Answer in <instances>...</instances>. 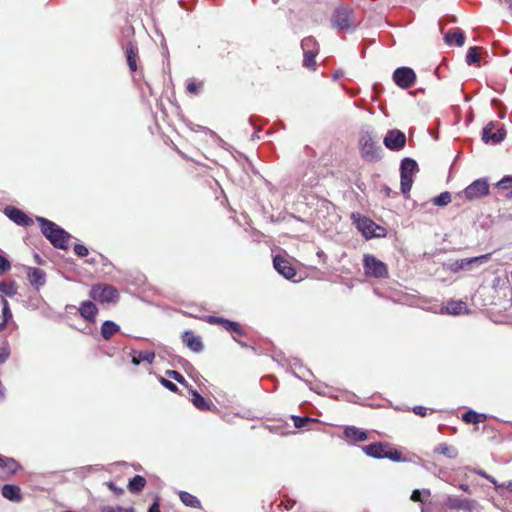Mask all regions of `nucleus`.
Segmentation results:
<instances>
[{
	"instance_id": "nucleus-1",
	"label": "nucleus",
	"mask_w": 512,
	"mask_h": 512,
	"mask_svg": "<svg viewBox=\"0 0 512 512\" xmlns=\"http://www.w3.org/2000/svg\"><path fill=\"white\" fill-rule=\"evenodd\" d=\"M358 144L361 158L365 162L376 163L383 158V149L379 144V138L374 134L371 126L361 128Z\"/></svg>"
},
{
	"instance_id": "nucleus-2",
	"label": "nucleus",
	"mask_w": 512,
	"mask_h": 512,
	"mask_svg": "<svg viewBox=\"0 0 512 512\" xmlns=\"http://www.w3.org/2000/svg\"><path fill=\"white\" fill-rule=\"evenodd\" d=\"M356 447L361 453L374 459H389L393 462L403 461L402 453L387 442L379 441L368 445H357Z\"/></svg>"
},
{
	"instance_id": "nucleus-3",
	"label": "nucleus",
	"mask_w": 512,
	"mask_h": 512,
	"mask_svg": "<svg viewBox=\"0 0 512 512\" xmlns=\"http://www.w3.org/2000/svg\"><path fill=\"white\" fill-rule=\"evenodd\" d=\"M354 224L366 240L384 238L387 235L385 227L376 224L372 219L354 213Z\"/></svg>"
},
{
	"instance_id": "nucleus-4",
	"label": "nucleus",
	"mask_w": 512,
	"mask_h": 512,
	"mask_svg": "<svg viewBox=\"0 0 512 512\" xmlns=\"http://www.w3.org/2000/svg\"><path fill=\"white\" fill-rule=\"evenodd\" d=\"M419 170L416 160L405 157L400 163V190L403 194L410 192L413 184V176Z\"/></svg>"
},
{
	"instance_id": "nucleus-5",
	"label": "nucleus",
	"mask_w": 512,
	"mask_h": 512,
	"mask_svg": "<svg viewBox=\"0 0 512 512\" xmlns=\"http://www.w3.org/2000/svg\"><path fill=\"white\" fill-rule=\"evenodd\" d=\"M89 296L102 304L116 303L119 300L118 290L109 284H96L91 287Z\"/></svg>"
},
{
	"instance_id": "nucleus-6",
	"label": "nucleus",
	"mask_w": 512,
	"mask_h": 512,
	"mask_svg": "<svg viewBox=\"0 0 512 512\" xmlns=\"http://www.w3.org/2000/svg\"><path fill=\"white\" fill-rule=\"evenodd\" d=\"M363 268L365 274L370 277L381 279L388 276L387 265L371 254L364 255Z\"/></svg>"
},
{
	"instance_id": "nucleus-7",
	"label": "nucleus",
	"mask_w": 512,
	"mask_h": 512,
	"mask_svg": "<svg viewBox=\"0 0 512 512\" xmlns=\"http://www.w3.org/2000/svg\"><path fill=\"white\" fill-rule=\"evenodd\" d=\"M504 125L490 121L483 129L481 139L486 144L497 145L506 137Z\"/></svg>"
},
{
	"instance_id": "nucleus-8",
	"label": "nucleus",
	"mask_w": 512,
	"mask_h": 512,
	"mask_svg": "<svg viewBox=\"0 0 512 512\" xmlns=\"http://www.w3.org/2000/svg\"><path fill=\"white\" fill-rule=\"evenodd\" d=\"M490 186L487 178H479L469 184L463 191L465 199L473 201L481 199L489 194Z\"/></svg>"
},
{
	"instance_id": "nucleus-9",
	"label": "nucleus",
	"mask_w": 512,
	"mask_h": 512,
	"mask_svg": "<svg viewBox=\"0 0 512 512\" xmlns=\"http://www.w3.org/2000/svg\"><path fill=\"white\" fill-rule=\"evenodd\" d=\"M392 79L398 87L408 89L415 84L416 73L412 68L402 66L394 70Z\"/></svg>"
},
{
	"instance_id": "nucleus-10",
	"label": "nucleus",
	"mask_w": 512,
	"mask_h": 512,
	"mask_svg": "<svg viewBox=\"0 0 512 512\" xmlns=\"http://www.w3.org/2000/svg\"><path fill=\"white\" fill-rule=\"evenodd\" d=\"M383 144L391 151H400L406 145V135L399 129H390L383 138Z\"/></svg>"
},
{
	"instance_id": "nucleus-11",
	"label": "nucleus",
	"mask_w": 512,
	"mask_h": 512,
	"mask_svg": "<svg viewBox=\"0 0 512 512\" xmlns=\"http://www.w3.org/2000/svg\"><path fill=\"white\" fill-rule=\"evenodd\" d=\"M490 257L491 254L487 253L476 257L455 260L449 264V269L454 273L462 270H470L472 268L473 262L486 263L490 259Z\"/></svg>"
},
{
	"instance_id": "nucleus-12",
	"label": "nucleus",
	"mask_w": 512,
	"mask_h": 512,
	"mask_svg": "<svg viewBox=\"0 0 512 512\" xmlns=\"http://www.w3.org/2000/svg\"><path fill=\"white\" fill-rule=\"evenodd\" d=\"M4 214L15 224L22 227H29L33 225V220L28 217L22 210L14 206H6Z\"/></svg>"
},
{
	"instance_id": "nucleus-13",
	"label": "nucleus",
	"mask_w": 512,
	"mask_h": 512,
	"mask_svg": "<svg viewBox=\"0 0 512 512\" xmlns=\"http://www.w3.org/2000/svg\"><path fill=\"white\" fill-rule=\"evenodd\" d=\"M273 266L286 279H292L296 275V270L292 264L280 255L273 258Z\"/></svg>"
},
{
	"instance_id": "nucleus-14",
	"label": "nucleus",
	"mask_w": 512,
	"mask_h": 512,
	"mask_svg": "<svg viewBox=\"0 0 512 512\" xmlns=\"http://www.w3.org/2000/svg\"><path fill=\"white\" fill-rule=\"evenodd\" d=\"M207 322L209 324H217V325H221L224 329H226L227 331H231V332H234L236 333L237 335H243L244 334V331L243 329L241 328L240 324L237 323V322H234V321H231V320H228V319H225L223 317H218V316H208L207 317Z\"/></svg>"
},
{
	"instance_id": "nucleus-15",
	"label": "nucleus",
	"mask_w": 512,
	"mask_h": 512,
	"mask_svg": "<svg viewBox=\"0 0 512 512\" xmlns=\"http://www.w3.org/2000/svg\"><path fill=\"white\" fill-rule=\"evenodd\" d=\"M27 278L37 291L46 283V273L37 267H27Z\"/></svg>"
},
{
	"instance_id": "nucleus-16",
	"label": "nucleus",
	"mask_w": 512,
	"mask_h": 512,
	"mask_svg": "<svg viewBox=\"0 0 512 512\" xmlns=\"http://www.w3.org/2000/svg\"><path fill=\"white\" fill-rule=\"evenodd\" d=\"M443 504L445 507L452 510L470 511L472 508V501L469 499H461L455 496L446 495Z\"/></svg>"
},
{
	"instance_id": "nucleus-17",
	"label": "nucleus",
	"mask_w": 512,
	"mask_h": 512,
	"mask_svg": "<svg viewBox=\"0 0 512 512\" xmlns=\"http://www.w3.org/2000/svg\"><path fill=\"white\" fill-rule=\"evenodd\" d=\"M70 237L71 235L59 226L54 230L49 241L55 248L66 250L68 249V240Z\"/></svg>"
},
{
	"instance_id": "nucleus-18",
	"label": "nucleus",
	"mask_w": 512,
	"mask_h": 512,
	"mask_svg": "<svg viewBox=\"0 0 512 512\" xmlns=\"http://www.w3.org/2000/svg\"><path fill=\"white\" fill-rule=\"evenodd\" d=\"M332 25L336 28L345 29L350 27V11L345 8H338L332 16Z\"/></svg>"
},
{
	"instance_id": "nucleus-19",
	"label": "nucleus",
	"mask_w": 512,
	"mask_h": 512,
	"mask_svg": "<svg viewBox=\"0 0 512 512\" xmlns=\"http://www.w3.org/2000/svg\"><path fill=\"white\" fill-rule=\"evenodd\" d=\"M189 393L191 394V401L193 405L200 411H211L212 408H216L215 405L206 400L198 391L194 389H190Z\"/></svg>"
},
{
	"instance_id": "nucleus-20",
	"label": "nucleus",
	"mask_w": 512,
	"mask_h": 512,
	"mask_svg": "<svg viewBox=\"0 0 512 512\" xmlns=\"http://www.w3.org/2000/svg\"><path fill=\"white\" fill-rule=\"evenodd\" d=\"M182 339L193 352L199 353L204 348L201 337L194 335L191 331H185L182 335Z\"/></svg>"
},
{
	"instance_id": "nucleus-21",
	"label": "nucleus",
	"mask_w": 512,
	"mask_h": 512,
	"mask_svg": "<svg viewBox=\"0 0 512 512\" xmlns=\"http://www.w3.org/2000/svg\"><path fill=\"white\" fill-rule=\"evenodd\" d=\"M444 41L447 45L455 44L458 47H462L465 43V34L461 29L455 28L444 35Z\"/></svg>"
},
{
	"instance_id": "nucleus-22",
	"label": "nucleus",
	"mask_w": 512,
	"mask_h": 512,
	"mask_svg": "<svg viewBox=\"0 0 512 512\" xmlns=\"http://www.w3.org/2000/svg\"><path fill=\"white\" fill-rule=\"evenodd\" d=\"M80 315L89 322H94L98 309L92 301H83L79 307Z\"/></svg>"
},
{
	"instance_id": "nucleus-23",
	"label": "nucleus",
	"mask_w": 512,
	"mask_h": 512,
	"mask_svg": "<svg viewBox=\"0 0 512 512\" xmlns=\"http://www.w3.org/2000/svg\"><path fill=\"white\" fill-rule=\"evenodd\" d=\"M131 363L135 366H138L141 361L147 362L148 364H152L155 359L154 351H141L138 352L136 350H131Z\"/></svg>"
},
{
	"instance_id": "nucleus-24",
	"label": "nucleus",
	"mask_w": 512,
	"mask_h": 512,
	"mask_svg": "<svg viewBox=\"0 0 512 512\" xmlns=\"http://www.w3.org/2000/svg\"><path fill=\"white\" fill-rule=\"evenodd\" d=\"M36 221L40 225L41 233L49 240L54 232V230L59 227L56 223L51 220H48L44 217L37 216Z\"/></svg>"
},
{
	"instance_id": "nucleus-25",
	"label": "nucleus",
	"mask_w": 512,
	"mask_h": 512,
	"mask_svg": "<svg viewBox=\"0 0 512 512\" xmlns=\"http://www.w3.org/2000/svg\"><path fill=\"white\" fill-rule=\"evenodd\" d=\"M126 58L127 64L131 71L137 70V59H138V48L132 42H129L126 46Z\"/></svg>"
},
{
	"instance_id": "nucleus-26",
	"label": "nucleus",
	"mask_w": 512,
	"mask_h": 512,
	"mask_svg": "<svg viewBox=\"0 0 512 512\" xmlns=\"http://www.w3.org/2000/svg\"><path fill=\"white\" fill-rule=\"evenodd\" d=\"M1 492L2 496L10 501L19 502L21 500L20 488L17 485L5 484Z\"/></svg>"
},
{
	"instance_id": "nucleus-27",
	"label": "nucleus",
	"mask_w": 512,
	"mask_h": 512,
	"mask_svg": "<svg viewBox=\"0 0 512 512\" xmlns=\"http://www.w3.org/2000/svg\"><path fill=\"white\" fill-rule=\"evenodd\" d=\"M446 312L451 315H462L467 313V305L462 300H450L446 307Z\"/></svg>"
},
{
	"instance_id": "nucleus-28",
	"label": "nucleus",
	"mask_w": 512,
	"mask_h": 512,
	"mask_svg": "<svg viewBox=\"0 0 512 512\" xmlns=\"http://www.w3.org/2000/svg\"><path fill=\"white\" fill-rule=\"evenodd\" d=\"M433 452L439 455H443L448 459H455L458 456V450L454 446L448 445L446 443L438 444L433 449Z\"/></svg>"
},
{
	"instance_id": "nucleus-29",
	"label": "nucleus",
	"mask_w": 512,
	"mask_h": 512,
	"mask_svg": "<svg viewBox=\"0 0 512 512\" xmlns=\"http://www.w3.org/2000/svg\"><path fill=\"white\" fill-rule=\"evenodd\" d=\"M462 420L468 424H478L487 420V414L470 409L462 414Z\"/></svg>"
},
{
	"instance_id": "nucleus-30",
	"label": "nucleus",
	"mask_w": 512,
	"mask_h": 512,
	"mask_svg": "<svg viewBox=\"0 0 512 512\" xmlns=\"http://www.w3.org/2000/svg\"><path fill=\"white\" fill-rule=\"evenodd\" d=\"M0 467L5 469L11 475L15 474L21 468L18 461L14 458L3 455L0 457Z\"/></svg>"
},
{
	"instance_id": "nucleus-31",
	"label": "nucleus",
	"mask_w": 512,
	"mask_h": 512,
	"mask_svg": "<svg viewBox=\"0 0 512 512\" xmlns=\"http://www.w3.org/2000/svg\"><path fill=\"white\" fill-rule=\"evenodd\" d=\"M120 330V326L116 324L114 321L106 320L101 325V336L105 340H109L113 334Z\"/></svg>"
},
{
	"instance_id": "nucleus-32",
	"label": "nucleus",
	"mask_w": 512,
	"mask_h": 512,
	"mask_svg": "<svg viewBox=\"0 0 512 512\" xmlns=\"http://www.w3.org/2000/svg\"><path fill=\"white\" fill-rule=\"evenodd\" d=\"M179 498H180L181 502L187 507H192V508H200L201 507V503H200L199 499L196 496H194L186 491H180Z\"/></svg>"
},
{
	"instance_id": "nucleus-33",
	"label": "nucleus",
	"mask_w": 512,
	"mask_h": 512,
	"mask_svg": "<svg viewBox=\"0 0 512 512\" xmlns=\"http://www.w3.org/2000/svg\"><path fill=\"white\" fill-rule=\"evenodd\" d=\"M337 274L335 275L338 281L347 286L351 287L352 277L349 268H346L344 265L340 268L336 269Z\"/></svg>"
},
{
	"instance_id": "nucleus-34",
	"label": "nucleus",
	"mask_w": 512,
	"mask_h": 512,
	"mask_svg": "<svg viewBox=\"0 0 512 512\" xmlns=\"http://www.w3.org/2000/svg\"><path fill=\"white\" fill-rule=\"evenodd\" d=\"M146 485V479L141 475H135L128 483V489L132 493L140 492Z\"/></svg>"
},
{
	"instance_id": "nucleus-35",
	"label": "nucleus",
	"mask_w": 512,
	"mask_h": 512,
	"mask_svg": "<svg viewBox=\"0 0 512 512\" xmlns=\"http://www.w3.org/2000/svg\"><path fill=\"white\" fill-rule=\"evenodd\" d=\"M470 471L487 479L489 482H491L493 484L494 488L496 489V491L498 492V494L503 496V493L500 490L504 487V485H500L493 476L489 475L484 470L478 469V468L470 469Z\"/></svg>"
},
{
	"instance_id": "nucleus-36",
	"label": "nucleus",
	"mask_w": 512,
	"mask_h": 512,
	"mask_svg": "<svg viewBox=\"0 0 512 512\" xmlns=\"http://www.w3.org/2000/svg\"><path fill=\"white\" fill-rule=\"evenodd\" d=\"M301 48L303 53L318 52V44L312 36L306 37L301 41Z\"/></svg>"
},
{
	"instance_id": "nucleus-37",
	"label": "nucleus",
	"mask_w": 512,
	"mask_h": 512,
	"mask_svg": "<svg viewBox=\"0 0 512 512\" xmlns=\"http://www.w3.org/2000/svg\"><path fill=\"white\" fill-rule=\"evenodd\" d=\"M0 292L8 297H13L17 294V287L15 282L0 281Z\"/></svg>"
},
{
	"instance_id": "nucleus-38",
	"label": "nucleus",
	"mask_w": 512,
	"mask_h": 512,
	"mask_svg": "<svg viewBox=\"0 0 512 512\" xmlns=\"http://www.w3.org/2000/svg\"><path fill=\"white\" fill-rule=\"evenodd\" d=\"M479 61V48L476 46L470 47L466 53V63L471 66L479 63Z\"/></svg>"
},
{
	"instance_id": "nucleus-39",
	"label": "nucleus",
	"mask_w": 512,
	"mask_h": 512,
	"mask_svg": "<svg viewBox=\"0 0 512 512\" xmlns=\"http://www.w3.org/2000/svg\"><path fill=\"white\" fill-rule=\"evenodd\" d=\"M432 202L436 206H446L451 202V194L448 191H444L440 193L438 196L434 197Z\"/></svg>"
},
{
	"instance_id": "nucleus-40",
	"label": "nucleus",
	"mask_w": 512,
	"mask_h": 512,
	"mask_svg": "<svg viewBox=\"0 0 512 512\" xmlns=\"http://www.w3.org/2000/svg\"><path fill=\"white\" fill-rule=\"evenodd\" d=\"M294 426L298 429L305 428L308 424L316 422V419L309 418V417H301L297 415L291 416Z\"/></svg>"
},
{
	"instance_id": "nucleus-41",
	"label": "nucleus",
	"mask_w": 512,
	"mask_h": 512,
	"mask_svg": "<svg viewBox=\"0 0 512 512\" xmlns=\"http://www.w3.org/2000/svg\"><path fill=\"white\" fill-rule=\"evenodd\" d=\"M318 52L303 53V66L309 69H314L316 62L315 57Z\"/></svg>"
},
{
	"instance_id": "nucleus-42",
	"label": "nucleus",
	"mask_w": 512,
	"mask_h": 512,
	"mask_svg": "<svg viewBox=\"0 0 512 512\" xmlns=\"http://www.w3.org/2000/svg\"><path fill=\"white\" fill-rule=\"evenodd\" d=\"M10 356V346L8 341L4 340L0 346V365L4 364Z\"/></svg>"
},
{
	"instance_id": "nucleus-43",
	"label": "nucleus",
	"mask_w": 512,
	"mask_h": 512,
	"mask_svg": "<svg viewBox=\"0 0 512 512\" xmlns=\"http://www.w3.org/2000/svg\"><path fill=\"white\" fill-rule=\"evenodd\" d=\"M165 374L172 378L173 380H175L176 382H178L179 384L181 385H184L186 387H188V383L187 381L185 380V378L183 377V375L181 373H179L178 371L176 370H167L165 372Z\"/></svg>"
},
{
	"instance_id": "nucleus-44",
	"label": "nucleus",
	"mask_w": 512,
	"mask_h": 512,
	"mask_svg": "<svg viewBox=\"0 0 512 512\" xmlns=\"http://www.w3.org/2000/svg\"><path fill=\"white\" fill-rule=\"evenodd\" d=\"M1 303H2V320L9 322L13 317L12 312L9 307V303L3 297H1Z\"/></svg>"
},
{
	"instance_id": "nucleus-45",
	"label": "nucleus",
	"mask_w": 512,
	"mask_h": 512,
	"mask_svg": "<svg viewBox=\"0 0 512 512\" xmlns=\"http://www.w3.org/2000/svg\"><path fill=\"white\" fill-rule=\"evenodd\" d=\"M496 188L501 190H508L512 188V176L506 175L496 183Z\"/></svg>"
},
{
	"instance_id": "nucleus-46",
	"label": "nucleus",
	"mask_w": 512,
	"mask_h": 512,
	"mask_svg": "<svg viewBox=\"0 0 512 512\" xmlns=\"http://www.w3.org/2000/svg\"><path fill=\"white\" fill-rule=\"evenodd\" d=\"M430 495V491L427 490V489H415L413 490L412 494H411V500H413L414 502H422L423 501V496H429Z\"/></svg>"
},
{
	"instance_id": "nucleus-47",
	"label": "nucleus",
	"mask_w": 512,
	"mask_h": 512,
	"mask_svg": "<svg viewBox=\"0 0 512 512\" xmlns=\"http://www.w3.org/2000/svg\"><path fill=\"white\" fill-rule=\"evenodd\" d=\"M100 512H135L134 508H123L121 506L113 507V506H102L100 508Z\"/></svg>"
},
{
	"instance_id": "nucleus-48",
	"label": "nucleus",
	"mask_w": 512,
	"mask_h": 512,
	"mask_svg": "<svg viewBox=\"0 0 512 512\" xmlns=\"http://www.w3.org/2000/svg\"><path fill=\"white\" fill-rule=\"evenodd\" d=\"M353 439L355 442H361L368 439V432L366 430L358 429L354 427L353 431Z\"/></svg>"
},
{
	"instance_id": "nucleus-49",
	"label": "nucleus",
	"mask_w": 512,
	"mask_h": 512,
	"mask_svg": "<svg viewBox=\"0 0 512 512\" xmlns=\"http://www.w3.org/2000/svg\"><path fill=\"white\" fill-rule=\"evenodd\" d=\"M158 380L169 391L174 392V393L178 391L177 385L175 383H173L172 381H170L162 376H159Z\"/></svg>"
},
{
	"instance_id": "nucleus-50",
	"label": "nucleus",
	"mask_w": 512,
	"mask_h": 512,
	"mask_svg": "<svg viewBox=\"0 0 512 512\" xmlns=\"http://www.w3.org/2000/svg\"><path fill=\"white\" fill-rule=\"evenodd\" d=\"M11 269V263L9 259L0 254V274H4Z\"/></svg>"
},
{
	"instance_id": "nucleus-51",
	"label": "nucleus",
	"mask_w": 512,
	"mask_h": 512,
	"mask_svg": "<svg viewBox=\"0 0 512 512\" xmlns=\"http://www.w3.org/2000/svg\"><path fill=\"white\" fill-rule=\"evenodd\" d=\"M202 83H196L194 80H190L187 83V91L191 94H197Z\"/></svg>"
},
{
	"instance_id": "nucleus-52",
	"label": "nucleus",
	"mask_w": 512,
	"mask_h": 512,
	"mask_svg": "<svg viewBox=\"0 0 512 512\" xmlns=\"http://www.w3.org/2000/svg\"><path fill=\"white\" fill-rule=\"evenodd\" d=\"M74 253L79 257H85L88 255V249L82 244H76L73 248Z\"/></svg>"
},
{
	"instance_id": "nucleus-53",
	"label": "nucleus",
	"mask_w": 512,
	"mask_h": 512,
	"mask_svg": "<svg viewBox=\"0 0 512 512\" xmlns=\"http://www.w3.org/2000/svg\"><path fill=\"white\" fill-rule=\"evenodd\" d=\"M413 412L418 415V416H421V417H424L426 416L427 414V408L424 407V406H420V405H417V406H414L412 408Z\"/></svg>"
},
{
	"instance_id": "nucleus-54",
	"label": "nucleus",
	"mask_w": 512,
	"mask_h": 512,
	"mask_svg": "<svg viewBox=\"0 0 512 512\" xmlns=\"http://www.w3.org/2000/svg\"><path fill=\"white\" fill-rule=\"evenodd\" d=\"M148 512H160L158 501H154L153 504L149 507Z\"/></svg>"
},
{
	"instance_id": "nucleus-55",
	"label": "nucleus",
	"mask_w": 512,
	"mask_h": 512,
	"mask_svg": "<svg viewBox=\"0 0 512 512\" xmlns=\"http://www.w3.org/2000/svg\"><path fill=\"white\" fill-rule=\"evenodd\" d=\"M343 435L347 439L352 438V426H346L343 431Z\"/></svg>"
},
{
	"instance_id": "nucleus-56",
	"label": "nucleus",
	"mask_w": 512,
	"mask_h": 512,
	"mask_svg": "<svg viewBox=\"0 0 512 512\" xmlns=\"http://www.w3.org/2000/svg\"><path fill=\"white\" fill-rule=\"evenodd\" d=\"M501 485H504V487L500 490L504 494V489L512 493V481H508L506 483H502Z\"/></svg>"
},
{
	"instance_id": "nucleus-57",
	"label": "nucleus",
	"mask_w": 512,
	"mask_h": 512,
	"mask_svg": "<svg viewBox=\"0 0 512 512\" xmlns=\"http://www.w3.org/2000/svg\"><path fill=\"white\" fill-rule=\"evenodd\" d=\"M459 488L464 492L470 493V487L468 484H460Z\"/></svg>"
},
{
	"instance_id": "nucleus-58",
	"label": "nucleus",
	"mask_w": 512,
	"mask_h": 512,
	"mask_svg": "<svg viewBox=\"0 0 512 512\" xmlns=\"http://www.w3.org/2000/svg\"><path fill=\"white\" fill-rule=\"evenodd\" d=\"M109 487H110L111 490H113L116 493H122L123 492V490L121 488H117L113 483H110Z\"/></svg>"
},
{
	"instance_id": "nucleus-59",
	"label": "nucleus",
	"mask_w": 512,
	"mask_h": 512,
	"mask_svg": "<svg viewBox=\"0 0 512 512\" xmlns=\"http://www.w3.org/2000/svg\"><path fill=\"white\" fill-rule=\"evenodd\" d=\"M343 76V73L341 71H336L334 74H333V79L334 80H337L339 79L340 77Z\"/></svg>"
},
{
	"instance_id": "nucleus-60",
	"label": "nucleus",
	"mask_w": 512,
	"mask_h": 512,
	"mask_svg": "<svg viewBox=\"0 0 512 512\" xmlns=\"http://www.w3.org/2000/svg\"><path fill=\"white\" fill-rule=\"evenodd\" d=\"M7 324H8V322L5 321V320H2L0 322V332L3 331L6 328Z\"/></svg>"
},
{
	"instance_id": "nucleus-61",
	"label": "nucleus",
	"mask_w": 512,
	"mask_h": 512,
	"mask_svg": "<svg viewBox=\"0 0 512 512\" xmlns=\"http://www.w3.org/2000/svg\"><path fill=\"white\" fill-rule=\"evenodd\" d=\"M295 504V502H292V501H287V504L285 505V508L286 509H292L293 508V505Z\"/></svg>"
},
{
	"instance_id": "nucleus-62",
	"label": "nucleus",
	"mask_w": 512,
	"mask_h": 512,
	"mask_svg": "<svg viewBox=\"0 0 512 512\" xmlns=\"http://www.w3.org/2000/svg\"><path fill=\"white\" fill-rule=\"evenodd\" d=\"M481 264H482V263H480V262H473V263H472V266H478V265H481Z\"/></svg>"
},
{
	"instance_id": "nucleus-63",
	"label": "nucleus",
	"mask_w": 512,
	"mask_h": 512,
	"mask_svg": "<svg viewBox=\"0 0 512 512\" xmlns=\"http://www.w3.org/2000/svg\"><path fill=\"white\" fill-rule=\"evenodd\" d=\"M385 191H386V193H387V194H389V193H390V191H391V189H390L389 187H386V188H385Z\"/></svg>"
},
{
	"instance_id": "nucleus-64",
	"label": "nucleus",
	"mask_w": 512,
	"mask_h": 512,
	"mask_svg": "<svg viewBox=\"0 0 512 512\" xmlns=\"http://www.w3.org/2000/svg\"><path fill=\"white\" fill-rule=\"evenodd\" d=\"M509 10L512 11V2L509 5Z\"/></svg>"
}]
</instances>
